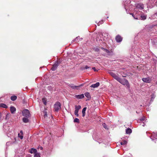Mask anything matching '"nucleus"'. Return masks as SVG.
Wrapping results in <instances>:
<instances>
[{"label":"nucleus","instance_id":"nucleus-1","mask_svg":"<svg viewBox=\"0 0 157 157\" xmlns=\"http://www.w3.org/2000/svg\"><path fill=\"white\" fill-rule=\"evenodd\" d=\"M121 84L123 85H126V86L128 88H130V85L128 80L126 78H124L121 79L120 78H119L118 80H117Z\"/></svg>","mask_w":157,"mask_h":157},{"label":"nucleus","instance_id":"nucleus-2","mask_svg":"<svg viewBox=\"0 0 157 157\" xmlns=\"http://www.w3.org/2000/svg\"><path fill=\"white\" fill-rule=\"evenodd\" d=\"M144 5L142 3H139L136 5V7L134 8V13L136 14L138 13V11H137L138 9L142 10L144 9Z\"/></svg>","mask_w":157,"mask_h":157},{"label":"nucleus","instance_id":"nucleus-3","mask_svg":"<svg viewBox=\"0 0 157 157\" xmlns=\"http://www.w3.org/2000/svg\"><path fill=\"white\" fill-rule=\"evenodd\" d=\"M22 115L25 117L29 118L31 117V114L28 109H24L22 111Z\"/></svg>","mask_w":157,"mask_h":157},{"label":"nucleus","instance_id":"nucleus-4","mask_svg":"<svg viewBox=\"0 0 157 157\" xmlns=\"http://www.w3.org/2000/svg\"><path fill=\"white\" fill-rule=\"evenodd\" d=\"M61 108V105L59 101L56 102L54 105V110L55 111L58 112Z\"/></svg>","mask_w":157,"mask_h":157},{"label":"nucleus","instance_id":"nucleus-5","mask_svg":"<svg viewBox=\"0 0 157 157\" xmlns=\"http://www.w3.org/2000/svg\"><path fill=\"white\" fill-rule=\"evenodd\" d=\"M109 73L112 77L114 78L117 81L118 80L119 77L115 73L111 71L109 72Z\"/></svg>","mask_w":157,"mask_h":157},{"label":"nucleus","instance_id":"nucleus-6","mask_svg":"<svg viewBox=\"0 0 157 157\" xmlns=\"http://www.w3.org/2000/svg\"><path fill=\"white\" fill-rule=\"evenodd\" d=\"M58 65L59 63L58 62H56V63L53 65V66L51 68V70L53 71L56 70L57 68Z\"/></svg>","mask_w":157,"mask_h":157},{"label":"nucleus","instance_id":"nucleus-7","mask_svg":"<svg viewBox=\"0 0 157 157\" xmlns=\"http://www.w3.org/2000/svg\"><path fill=\"white\" fill-rule=\"evenodd\" d=\"M116 40L117 42H120L122 40V38L119 35H117L116 36Z\"/></svg>","mask_w":157,"mask_h":157},{"label":"nucleus","instance_id":"nucleus-8","mask_svg":"<svg viewBox=\"0 0 157 157\" xmlns=\"http://www.w3.org/2000/svg\"><path fill=\"white\" fill-rule=\"evenodd\" d=\"M152 140H155L157 139V133L153 132L150 137Z\"/></svg>","mask_w":157,"mask_h":157},{"label":"nucleus","instance_id":"nucleus-9","mask_svg":"<svg viewBox=\"0 0 157 157\" xmlns=\"http://www.w3.org/2000/svg\"><path fill=\"white\" fill-rule=\"evenodd\" d=\"M142 80L143 82L147 83H149L151 81V79L149 77L143 78Z\"/></svg>","mask_w":157,"mask_h":157},{"label":"nucleus","instance_id":"nucleus-10","mask_svg":"<svg viewBox=\"0 0 157 157\" xmlns=\"http://www.w3.org/2000/svg\"><path fill=\"white\" fill-rule=\"evenodd\" d=\"M37 150L36 149H34L33 148H31L30 149V151H29V152L31 154H33V153H34L35 154H36V153H37Z\"/></svg>","mask_w":157,"mask_h":157},{"label":"nucleus","instance_id":"nucleus-11","mask_svg":"<svg viewBox=\"0 0 157 157\" xmlns=\"http://www.w3.org/2000/svg\"><path fill=\"white\" fill-rule=\"evenodd\" d=\"M99 82H97L95 84L92 85L90 87L93 88L97 87L99 86Z\"/></svg>","mask_w":157,"mask_h":157},{"label":"nucleus","instance_id":"nucleus-12","mask_svg":"<svg viewBox=\"0 0 157 157\" xmlns=\"http://www.w3.org/2000/svg\"><path fill=\"white\" fill-rule=\"evenodd\" d=\"M29 118L25 117H24L22 119L23 121L25 123H27L29 122V120L28 119Z\"/></svg>","mask_w":157,"mask_h":157},{"label":"nucleus","instance_id":"nucleus-13","mask_svg":"<svg viewBox=\"0 0 157 157\" xmlns=\"http://www.w3.org/2000/svg\"><path fill=\"white\" fill-rule=\"evenodd\" d=\"M11 113H13L16 111V108L13 106H11L10 108Z\"/></svg>","mask_w":157,"mask_h":157},{"label":"nucleus","instance_id":"nucleus-14","mask_svg":"<svg viewBox=\"0 0 157 157\" xmlns=\"http://www.w3.org/2000/svg\"><path fill=\"white\" fill-rule=\"evenodd\" d=\"M75 97L78 99H82L84 98V94H81L76 95H75Z\"/></svg>","mask_w":157,"mask_h":157},{"label":"nucleus","instance_id":"nucleus-15","mask_svg":"<svg viewBox=\"0 0 157 157\" xmlns=\"http://www.w3.org/2000/svg\"><path fill=\"white\" fill-rule=\"evenodd\" d=\"M132 132L131 129L129 128H128L126 130V133L127 134H130Z\"/></svg>","mask_w":157,"mask_h":157},{"label":"nucleus","instance_id":"nucleus-16","mask_svg":"<svg viewBox=\"0 0 157 157\" xmlns=\"http://www.w3.org/2000/svg\"><path fill=\"white\" fill-rule=\"evenodd\" d=\"M86 109V107H84L82 110V116L83 117H84L85 115V112Z\"/></svg>","mask_w":157,"mask_h":157},{"label":"nucleus","instance_id":"nucleus-17","mask_svg":"<svg viewBox=\"0 0 157 157\" xmlns=\"http://www.w3.org/2000/svg\"><path fill=\"white\" fill-rule=\"evenodd\" d=\"M75 111L78 112L79 110L81 108V106L80 105H75Z\"/></svg>","mask_w":157,"mask_h":157},{"label":"nucleus","instance_id":"nucleus-18","mask_svg":"<svg viewBox=\"0 0 157 157\" xmlns=\"http://www.w3.org/2000/svg\"><path fill=\"white\" fill-rule=\"evenodd\" d=\"M85 96L88 98L89 99L91 98L90 96V93L88 92H86L85 93Z\"/></svg>","mask_w":157,"mask_h":157},{"label":"nucleus","instance_id":"nucleus-19","mask_svg":"<svg viewBox=\"0 0 157 157\" xmlns=\"http://www.w3.org/2000/svg\"><path fill=\"white\" fill-rule=\"evenodd\" d=\"M17 98V97L15 95L12 96L11 97V100L13 101H15Z\"/></svg>","mask_w":157,"mask_h":157},{"label":"nucleus","instance_id":"nucleus-20","mask_svg":"<svg viewBox=\"0 0 157 157\" xmlns=\"http://www.w3.org/2000/svg\"><path fill=\"white\" fill-rule=\"evenodd\" d=\"M0 107L5 108H7V106L6 105L3 103L0 104Z\"/></svg>","mask_w":157,"mask_h":157},{"label":"nucleus","instance_id":"nucleus-21","mask_svg":"<svg viewBox=\"0 0 157 157\" xmlns=\"http://www.w3.org/2000/svg\"><path fill=\"white\" fill-rule=\"evenodd\" d=\"M140 17L141 18V20H144L146 19L147 16L143 14L141 15Z\"/></svg>","mask_w":157,"mask_h":157},{"label":"nucleus","instance_id":"nucleus-22","mask_svg":"<svg viewBox=\"0 0 157 157\" xmlns=\"http://www.w3.org/2000/svg\"><path fill=\"white\" fill-rule=\"evenodd\" d=\"M127 142L126 141L124 140L122 141L121 142V144L122 145L126 144H127Z\"/></svg>","mask_w":157,"mask_h":157},{"label":"nucleus","instance_id":"nucleus-23","mask_svg":"<svg viewBox=\"0 0 157 157\" xmlns=\"http://www.w3.org/2000/svg\"><path fill=\"white\" fill-rule=\"evenodd\" d=\"M101 49L105 52H106L107 53H109L110 52L108 50V49H105L104 48H102Z\"/></svg>","mask_w":157,"mask_h":157},{"label":"nucleus","instance_id":"nucleus-24","mask_svg":"<svg viewBox=\"0 0 157 157\" xmlns=\"http://www.w3.org/2000/svg\"><path fill=\"white\" fill-rule=\"evenodd\" d=\"M74 122H76L77 123H79V119L77 118H75L74 120Z\"/></svg>","mask_w":157,"mask_h":157},{"label":"nucleus","instance_id":"nucleus-25","mask_svg":"<svg viewBox=\"0 0 157 157\" xmlns=\"http://www.w3.org/2000/svg\"><path fill=\"white\" fill-rule=\"evenodd\" d=\"M130 14L132 15V16L134 17V18L136 20L138 19V17H137V16H135V15H134L133 13H130Z\"/></svg>","mask_w":157,"mask_h":157},{"label":"nucleus","instance_id":"nucleus-26","mask_svg":"<svg viewBox=\"0 0 157 157\" xmlns=\"http://www.w3.org/2000/svg\"><path fill=\"white\" fill-rule=\"evenodd\" d=\"M69 86L72 89H75V88L78 87V86H75L73 84H71Z\"/></svg>","mask_w":157,"mask_h":157},{"label":"nucleus","instance_id":"nucleus-27","mask_svg":"<svg viewBox=\"0 0 157 157\" xmlns=\"http://www.w3.org/2000/svg\"><path fill=\"white\" fill-rule=\"evenodd\" d=\"M34 157H40V154L39 153H36L35 154Z\"/></svg>","mask_w":157,"mask_h":157},{"label":"nucleus","instance_id":"nucleus-28","mask_svg":"<svg viewBox=\"0 0 157 157\" xmlns=\"http://www.w3.org/2000/svg\"><path fill=\"white\" fill-rule=\"evenodd\" d=\"M42 101H43V103H44V104L45 105H46V104H47V102H46V99L44 98H43L42 99Z\"/></svg>","mask_w":157,"mask_h":157},{"label":"nucleus","instance_id":"nucleus-29","mask_svg":"<svg viewBox=\"0 0 157 157\" xmlns=\"http://www.w3.org/2000/svg\"><path fill=\"white\" fill-rule=\"evenodd\" d=\"M103 127L106 129H108V128L107 127L106 124L105 123H103L102 124Z\"/></svg>","mask_w":157,"mask_h":157},{"label":"nucleus","instance_id":"nucleus-30","mask_svg":"<svg viewBox=\"0 0 157 157\" xmlns=\"http://www.w3.org/2000/svg\"><path fill=\"white\" fill-rule=\"evenodd\" d=\"M18 137L20 138L21 139H22L23 138V136L22 135H21L20 133H18Z\"/></svg>","mask_w":157,"mask_h":157},{"label":"nucleus","instance_id":"nucleus-31","mask_svg":"<svg viewBox=\"0 0 157 157\" xmlns=\"http://www.w3.org/2000/svg\"><path fill=\"white\" fill-rule=\"evenodd\" d=\"M151 100H152L155 97V96L154 94H152L151 96Z\"/></svg>","mask_w":157,"mask_h":157},{"label":"nucleus","instance_id":"nucleus-32","mask_svg":"<svg viewBox=\"0 0 157 157\" xmlns=\"http://www.w3.org/2000/svg\"><path fill=\"white\" fill-rule=\"evenodd\" d=\"M78 111H75V115H76L77 117H78Z\"/></svg>","mask_w":157,"mask_h":157},{"label":"nucleus","instance_id":"nucleus-33","mask_svg":"<svg viewBox=\"0 0 157 157\" xmlns=\"http://www.w3.org/2000/svg\"><path fill=\"white\" fill-rule=\"evenodd\" d=\"M44 113V117H46L47 116V112L46 111H44L43 112Z\"/></svg>","mask_w":157,"mask_h":157},{"label":"nucleus","instance_id":"nucleus-34","mask_svg":"<svg viewBox=\"0 0 157 157\" xmlns=\"http://www.w3.org/2000/svg\"><path fill=\"white\" fill-rule=\"evenodd\" d=\"M90 68V67H88L87 66H86L85 67V68L86 69H87L89 68Z\"/></svg>","mask_w":157,"mask_h":157},{"label":"nucleus","instance_id":"nucleus-35","mask_svg":"<svg viewBox=\"0 0 157 157\" xmlns=\"http://www.w3.org/2000/svg\"><path fill=\"white\" fill-rule=\"evenodd\" d=\"M92 69H93L94 71H96V70L95 69V68L94 67H93L92 68Z\"/></svg>","mask_w":157,"mask_h":157},{"label":"nucleus","instance_id":"nucleus-36","mask_svg":"<svg viewBox=\"0 0 157 157\" xmlns=\"http://www.w3.org/2000/svg\"><path fill=\"white\" fill-rule=\"evenodd\" d=\"M39 148H40L41 150H42L43 149V148L42 147H39Z\"/></svg>","mask_w":157,"mask_h":157},{"label":"nucleus","instance_id":"nucleus-37","mask_svg":"<svg viewBox=\"0 0 157 157\" xmlns=\"http://www.w3.org/2000/svg\"><path fill=\"white\" fill-rule=\"evenodd\" d=\"M78 37H76V39H75V40H72V42H74L75 41H76V39H78Z\"/></svg>","mask_w":157,"mask_h":157},{"label":"nucleus","instance_id":"nucleus-38","mask_svg":"<svg viewBox=\"0 0 157 157\" xmlns=\"http://www.w3.org/2000/svg\"><path fill=\"white\" fill-rule=\"evenodd\" d=\"M20 133H21V135H23V132L21 130L20 131Z\"/></svg>","mask_w":157,"mask_h":157},{"label":"nucleus","instance_id":"nucleus-39","mask_svg":"<svg viewBox=\"0 0 157 157\" xmlns=\"http://www.w3.org/2000/svg\"><path fill=\"white\" fill-rule=\"evenodd\" d=\"M154 15L155 16H157V12L156 13H155L154 14Z\"/></svg>","mask_w":157,"mask_h":157},{"label":"nucleus","instance_id":"nucleus-40","mask_svg":"<svg viewBox=\"0 0 157 157\" xmlns=\"http://www.w3.org/2000/svg\"><path fill=\"white\" fill-rule=\"evenodd\" d=\"M8 115H9V114H7L6 116V117H7Z\"/></svg>","mask_w":157,"mask_h":157},{"label":"nucleus","instance_id":"nucleus-41","mask_svg":"<svg viewBox=\"0 0 157 157\" xmlns=\"http://www.w3.org/2000/svg\"><path fill=\"white\" fill-rule=\"evenodd\" d=\"M108 55H109V56L111 55L110 54H109Z\"/></svg>","mask_w":157,"mask_h":157}]
</instances>
